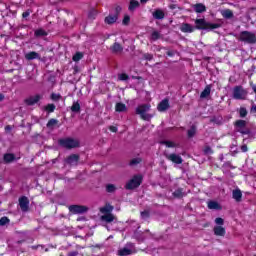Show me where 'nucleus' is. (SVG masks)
<instances>
[{
	"instance_id": "nucleus-1",
	"label": "nucleus",
	"mask_w": 256,
	"mask_h": 256,
	"mask_svg": "<svg viewBox=\"0 0 256 256\" xmlns=\"http://www.w3.org/2000/svg\"><path fill=\"white\" fill-rule=\"evenodd\" d=\"M195 27L194 29H198L199 31H211L213 29H219L221 24L219 23H210L205 21V19H196L195 20Z\"/></svg>"
},
{
	"instance_id": "nucleus-2",
	"label": "nucleus",
	"mask_w": 256,
	"mask_h": 256,
	"mask_svg": "<svg viewBox=\"0 0 256 256\" xmlns=\"http://www.w3.org/2000/svg\"><path fill=\"white\" fill-rule=\"evenodd\" d=\"M149 111H151V104H141L136 108V115H140L143 121H151L153 115L149 114Z\"/></svg>"
},
{
	"instance_id": "nucleus-3",
	"label": "nucleus",
	"mask_w": 256,
	"mask_h": 256,
	"mask_svg": "<svg viewBox=\"0 0 256 256\" xmlns=\"http://www.w3.org/2000/svg\"><path fill=\"white\" fill-rule=\"evenodd\" d=\"M247 95H249V92L241 85L235 86L232 90V97L236 99V101H245Z\"/></svg>"
},
{
	"instance_id": "nucleus-4",
	"label": "nucleus",
	"mask_w": 256,
	"mask_h": 256,
	"mask_svg": "<svg viewBox=\"0 0 256 256\" xmlns=\"http://www.w3.org/2000/svg\"><path fill=\"white\" fill-rule=\"evenodd\" d=\"M123 11V8L120 5L115 6V10L113 14H109L104 18V23L106 25H115V22L119 20V15Z\"/></svg>"
},
{
	"instance_id": "nucleus-5",
	"label": "nucleus",
	"mask_w": 256,
	"mask_h": 256,
	"mask_svg": "<svg viewBox=\"0 0 256 256\" xmlns=\"http://www.w3.org/2000/svg\"><path fill=\"white\" fill-rule=\"evenodd\" d=\"M239 41H242L243 43H248V45H255L256 34L249 31H242L239 36Z\"/></svg>"
},
{
	"instance_id": "nucleus-6",
	"label": "nucleus",
	"mask_w": 256,
	"mask_h": 256,
	"mask_svg": "<svg viewBox=\"0 0 256 256\" xmlns=\"http://www.w3.org/2000/svg\"><path fill=\"white\" fill-rule=\"evenodd\" d=\"M68 211L72 215H85V213H89V206L73 204L68 206Z\"/></svg>"
},
{
	"instance_id": "nucleus-7",
	"label": "nucleus",
	"mask_w": 256,
	"mask_h": 256,
	"mask_svg": "<svg viewBox=\"0 0 256 256\" xmlns=\"http://www.w3.org/2000/svg\"><path fill=\"white\" fill-rule=\"evenodd\" d=\"M141 183H143V176L141 175H134L132 177V179H130L126 185H125V189H127L128 191H132V189H137V187H139L141 185Z\"/></svg>"
},
{
	"instance_id": "nucleus-8",
	"label": "nucleus",
	"mask_w": 256,
	"mask_h": 256,
	"mask_svg": "<svg viewBox=\"0 0 256 256\" xmlns=\"http://www.w3.org/2000/svg\"><path fill=\"white\" fill-rule=\"evenodd\" d=\"M58 144L64 149H76V147H79V141L73 138L59 139Z\"/></svg>"
},
{
	"instance_id": "nucleus-9",
	"label": "nucleus",
	"mask_w": 256,
	"mask_h": 256,
	"mask_svg": "<svg viewBox=\"0 0 256 256\" xmlns=\"http://www.w3.org/2000/svg\"><path fill=\"white\" fill-rule=\"evenodd\" d=\"M164 157L168 160L171 161L172 163H175L176 165H181L183 163V158L179 154L171 153L165 151L164 152Z\"/></svg>"
},
{
	"instance_id": "nucleus-10",
	"label": "nucleus",
	"mask_w": 256,
	"mask_h": 256,
	"mask_svg": "<svg viewBox=\"0 0 256 256\" xmlns=\"http://www.w3.org/2000/svg\"><path fill=\"white\" fill-rule=\"evenodd\" d=\"M81 156L79 154H71L64 161L66 165H70V167H77L79 165V161Z\"/></svg>"
},
{
	"instance_id": "nucleus-11",
	"label": "nucleus",
	"mask_w": 256,
	"mask_h": 256,
	"mask_svg": "<svg viewBox=\"0 0 256 256\" xmlns=\"http://www.w3.org/2000/svg\"><path fill=\"white\" fill-rule=\"evenodd\" d=\"M18 201L21 212L27 213L29 211V198L27 196H21Z\"/></svg>"
},
{
	"instance_id": "nucleus-12",
	"label": "nucleus",
	"mask_w": 256,
	"mask_h": 256,
	"mask_svg": "<svg viewBox=\"0 0 256 256\" xmlns=\"http://www.w3.org/2000/svg\"><path fill=\"white\" fill-rule=\"evenodd\" d=\"M41 99H43V96H41V94H36L34 96H30L27 99H25V103L26 105L31 107L33 105H36V103L40 102Z\"/></svg>"
},
{
	"instance_id": "nucleus-13",
	"label": "nucleus",
	"mask_w": 256,
	"mask_h": 256,
	"mask_svg": "<svg viewBox=\"0 0 256 256\" xmlns=\"http://www.w3.org/2000/svg\"><path fill=\"white\" fill-rule=\"evenodd\" d=\"M232 198L235 200L236 203H241L243 199V192H241V189H234L232 191Z\"/></svg>"
},
{
	"instance_id": "nucleus-14",
	"label": "nucleus",
	"mask_w": 256,
	"mask_h": 256,
	"mask_svg": "<svg viewBox=\"0 0 256 256\" xmlns=\"http://www.w3.org/2000/svg\"><path fill=\"white\" fill-rule=\"evenodd\" d=\"M101 221H103L104 223H117V217H115V215L113 214H104L101 216Z\"/></svg>"
},
{
	"instance_id": "nucleus-15",
	"label": "nucleus",
	"mask_w": 256,
	"mask_h": 256,
	"mask_svg": "<svg viewBox=\"0 0 256 256\" xmlns=\"http://www.w3.org/2000/svg\"><path fill=\"white\" fill-rule=\"evenodd\" d=\"M157 109L158 111H160V113L167 111V109H169V99L165 98L164 100H162L158 104Z\"/></svg>"
},
{
	"instance_id": "nucleus-16",
	"label": "nucleus",
	"mask_w": 256,
	"mask_h": 256,
	"mask_svg": "<svg viewBox=\"0 0 256 256\" xmlns=\"http://www.w3.org/2000/svg\"><path fill=\"white\" fill-rule=\"evenodd\" d=\"M208 209H212L214 211H221L223 207L221 206V204H219V202L215 200H210L208 201Z\"/></svg>"
},
{
	"instance_id": "nucleus-17",
	"label": "nucleus",
	"mask_w": 256,
	"mask_h": 256,
	"mask_svg": "<svg viewBox=\"0 0 256 256\" xmlns=\"http://www.w3.org/2000/svg\"><path fill=\"white\" fill-rule=\"evenodd\" d=\"M111 53H114L115 55H119V53H123V46H121L118 42H115L110 47Z\"/></svg>"
},
{
	"instance_id": "nucleus-18",
	"label": "nucleus",
	"mask_w": 256,
	"mask_h": 256,
	"mask_svg": "<svg viewBox=\"0 0 256 256\" xmlns=\"http://www.w3.org/2000/svg\"><path fill=\"white\" fill-rule=\"evenodd\" d=\"M180 31H182V33H193V31H195V27L189 23H183L180 26Z\"/></svg>"
},
{
	"instance_id": "nucleus-19",
	"label": "nucleus",
	"mask_w": 256,
	"mask_h": 256,
	"mask_svg": "<svg viewBox=\"0 0 256 256\" xmlns=\"http://www.w3.org/2000/svg\"><path fill=\"white\" fill-rule=\"evenodd\" d=\"M113 209H115V207H113L111 204L107 203V204H105L104 207L100 208V213H102L103 215H108V214H111Z\"/></svg>"
},
{
	"instance_id": "nucleus-20",
	"label": "nucleus",
	"mask_w": 256,
	"mask_h": 256,
	"mask_svg": "<svg viewBox=\"0 0 256 256\" xmlns=\"http://www.w3.org/2000/svg\"><path fill=\"white\" fill-rule=\"evenodd\" d=\"M25 59L27 61H33V59H41V55L35 51H32L25 54Z\"/></svg>"
},
{
	"instance_id": "nucleus-21",
	"label": "nucleus",
	"mask_w": 256,
	"mask_h": 256,
	"mask_svg": "<svg viewBox=\"0 0 256 256\" xmlns=\"http://www.w3.org/2000/svg\"><path fill=\"white\" fill-rule=\"evenodd\" d=\"M116 113H127V105L123 104V102L116 103L115 106Z\"/></svg>"
},
{
	"instance_id": "nucleus-22",
	"label": "nucleus",
	"mask_w": 256,
	"mask_h": 256,
	"mask_svg": "<svg viewBox=\"0 0 256 256\" xmlns=\"http://www.w3.org/2000/svg\"><path fill=\"white\" fill-rule=\"evenodd\" d=\"M213 231L217 237H225V228L223 226H215Z\"/></svg>"
},
{
	"instance_id": "nucleus-23",
	"label": "nucleus",
	"mask_w": 256,
	"mask_h": 256,
	"mask_svg": "<svg viewBox=\"0 0 256 256\" xmlns=\"http://www.w3.org/2000/svg\"><path fill=\"white\" fill-rule=\"evenodd\" d=\"M3 161L6 165L9 163H13V161H15V154H13V153L4 154Z\"/></svg>"
},
{
	"instance_id": "nucleus-24",
	"label": "nucleus",
	"mask_w": 256,
	"mask_h": 256,
	"mask_svg": "<svg viewBox=\"0 0 256 256\" xmlns=\"http://www.w3.org/2000/svg\"><path fill=\"white\" fill-rule=\"evenodd\" d=\"M152 17H154V19H157V20L165 19V12H163V10L161 9H156L152 13Z\"/></svg>"
},
{
	"instance_id": "nucleus-25",
	"label": "nucleus",
	"mask_w": 256,
	"mask_h": 256,
	"mask_svg": "<svg viewBox=\"0 0 256 256\" xmlns=\"http://www.w3.org/2000/svg\"><path fill=\"white\" fill-rule=\"evenodd\" d=\"M221 15L224 19H233V17H235V15L233 14V11L231 9L222 10Z\"/></svg>"
},
{
	"instance_id": "nucleus-26",
	"label": "nucleus",
	"mask_w": 256,
	"mask_h": 256,
	"mask_svg": "<svg viewBox=\"0 0 256 256\" xmlns=\"http://www.w3.org/2000/svg\"><path fill=\"white\" fill-rule=\"evenodd\" d=\"M211 95V85H207L200 94V99H207Z\"/></svg>"
},
{
	"instance_id": "nucleus-27",
	"label": "nucleus",
	"mask_w": 256,
	"mask_h": 256,
	"mask_svg": "<svg viewBox=\"0 0 256 256\" xmlns=\"http://www.w3.org/2000/svg\"><path fill=\"white\" fill-rule=\"evenodd\" d=\"M194 11L196 13H205V11H207V7L202 3H198L194 5Z\"/></svg>"
},
{
	"instance_id": "nucleus-28",
	"label": "nucleus",
	"mask_w": 256,
	"mask_h": 256,
	"mask_svg": "<svg viewBox=\"0 0 256 256\" xmlns=\"http://www.w3.org/2000/svg\"><path fill=\"white\" fill-rule=\"evenodd\" d=\"M172 195L176 199H183V197H185V192H183V188H178L172 193Z\"/></svg>"
},
{
	"instance_id": "nucleus-29",
	"label": "nucleus",
	"mask_w": 256,
	"mask_h": 256,
	"mask_svg": "<svg viewBox=\"0 0 256 256\" xmlns=\"http://www.w3.org/2000/svg\"><path fill=\"white\" fill-rule=\"evenodd\" d=\"M234 126L237 129V131H238V129H245V127H247V121H245V120H237L234 123Z\"/></svg>"
},
{
	"instance_id": "nucleus-30",
	"label": "nucleus",
	"mask_w": 256,
	"mask_h": 256,
	"mask_svg": "<svg viewBox=\"0 0 256 256\" xmlns=\"http://www.w3.org/2000/svg\"><path fill=\"white\" fill-rule=\"evenodd\" d=\"M70 109L72 113H81V104H79V101L73 102Z\"/></svg>"
},
{
	"instance_id": "nucleus-31",
	"label": "nucleus",
	"mask_w": 256,
	"mask_h": 256,
	"mask_svg": "<svg viewBox=\"0 0 256 256\" xmlns=\"http://www.w3.org/2000/svg\"><path fill=\"white\" fill-rule=\"evenodd\" d=\"M132 253H133V251L129 248H122V249L118 250L119 256H127V255H131Z\"/></svg>"
},
{
	"instance_id": "nucleus-32",
	"label": "nucleus",
	"mask_w": 256,
	"mask_h": 256,
	"mask_svg": "<svg viewBox=\"0 0 256 256\" xmlns=\"http://www.w3.org/2000/svg\"><path fill=\"white\" fill-rule=\"evenodd\" d=\"M139 1L137 0H130V4H129V11H135L138 7H139Z\"/></svg>"
},
{
	"instance_id": "nucleus-33",
	"label": "nucleus",
	"mask_w": 256,
	"mask_h": 256,
	"mask_svg": "<svg viewBox=\"0 0 256 256\" xmlns=\"http://www.w3.org/2000/svg\"><path fill=\"white\" fill-rule=\"evenodd\" d=\"M161 37H163V35H161V32L153 31L150 36V39H151V41H159V39H161Z\"/></svg>"
},
{
	"instance_id": "nucleus-34",
	"label": "nucleus",
	"mask_w": 256,
	"mask_h": 256,
	"mask_svg": "<svg viewBox=\"0 0 256 256\" xmlns=\"http://www.w3.org/2000/svg\"><path fill=\"white\" fill-rule=\"evenodd\" d=\"M35 37H47V31L43 28L37 29L34 32Z\"/></svg>"
},
{
	"instance_id": "nucleus-35",
	"label": "nucleus",
	"mask_w": 256,
	"mask_h": 256,
	"mask_svg": "<svg viewBox=\"0 0 256 256\" xmlns=\"http://www.w3.org/2000/svg\"><path fill=\"white\" fill-rule=\"evenodd\" d=\"M59 123V120L55 119V118H51L48 123L46 124V127L48 129H53V127H55V125H57Z\"/></svg>"
},
{
	"instance_id": "nucleus-36",
	"label": "nucleus",
	"mask_w": 256,
	"mask_h": 256,
	"mask_svg": "<svg viewBox=\"0 0 256 256\" xmlns=\"http://www.w3.org/2000/svg\"><path fill=\"white\" fill-rule=\"evenodd\" d=\"M195 133H197V127L192 125L191 128L188 130V137L191 139L195 137Z\"/></svg>"
},
{
	"instance_id": "nucleus-37",
	"label": "nucleus",
	"mask_w": 256,
	"mask_h": 256,
	"mask_svg": "<svg viewBox=\"0 0 256 256\" xmlns=\"http://www.w3.org/2000/svg\"><path fill=\"white\" fill-rule=\"evenodd\" d=\"M81 59H83V53L82 52H76L74 54V56L72 57V61H75L77 63V61H81Z\"/></svg>"
},
{
	"instance_id": "nucleus-38",
	"label": "nucleus",
	"mask_w": 256,
	"mask_h": 256,
	"mask_svg": "<svg viewBox=\"0 0 256 256\" xmlns=\"http://www.w3.org/2000/svg\"><path fill=\"white\" fill-rule=\"evenodd\" d=\"M106 191L107 193H115V191H117V187H115V184H108L106 185Z\"/></svg>"
},
{
	"instance_id": "nucleus-39",
	"label": "nucleus",
	"mask_w": 256,
	"mask_h": 256,
	"mask_svg": "<svg viewBox=\"0 0 256 256\" xmlns=\"http://www.w3.org/2000/svg\"><path fill=\"white\" fill-rule=\"evenodd\" d=\"M55 108V104H47L44 109L45 111H47V113H53L55 111Z\"/></svg>"
},
{
	"instance_id": "nucleus-40",
	"label": "nucleus",
	"mask_w": 256,
	"mask_h": 256,
	"mask_svg": "<svg viewBox=\"0 0 256 256\" xmlns=\"http://www.w3.org/2000/svg\"><path fill=\"white\" fill-rule=\"evenodd\" d=\"M98 14H99V12L97 10L91 9L88 13V18L95 19V17H97Z\"/></svg>"
},
{
	"instance_id": "nucleus-41",
	"label": "nucleus",
	"mask_w": 256,
	"mask_h": 256,
	"mask_svg": "<svg viewBox=\"0 0 256 256\" xmlns=\"http://www.w3.org/2000/svg\"><path fill=\"white\" fill-rule=\"evenodd\" d=\"M160 143H161V145H165L168 148L176 147V144H174V142H172V141L164 140V141H162Z\"/></svg>"
},
{
	"instance_id": "nucleus-42",
	"label": "nucleus",
	"mask_w": 256,
	"mask_h": 256,
	"mask_svg": "<svg viewBox=\"0 0 256 256\" xmlns=\"http://www.w3.org/2000/svg\"><path fill=\"white\" fill-rule=\"evenodd\" d=\"M247 108H245V107H241L240 109H239V115H240V117L242 118V119H244V117H247Z\"/></svg>"
},
{
	"instance_id": "nucleus-43",
	"label": "nucleus",
	"mask_w": 256,
	"mask_h": 256,
	"mask_svg": "<svg viewBox=\"0 0 256 256\" xmlns=\"http://www.w3.org/2000/svg\"><path fill=\"white\" fill-rule=\"evenodd\" d=\"M204 155H213V149L211 146H205L203 149Z\"/></svg>"
},
{
	"instance_id": "nucleus-44",
	"label": "nucleus",
	"mask_w": 256,
	"mask_h": 256,
	"mask_svg": "<svg viewBox=\"0 0 256 256\" xmlns=\"http://www.w3.org/2000/svg\"><path fill=\"white\" fill-rule=\"evenodd\" d=\"M8 223H10V220L8 219L7 216L0 218V227H3L5 225H7Z\"/></svg>"
},
{
	"instance_id": "nucleus-45",
	"label": "nucleus",
	"mask_w": 256,
	"mask_h": 256,
	"mask_svg": "<svg viewBox=\"0 0 256 256\" xmlns=\"http://www.w3.org/2000/svg\"><path fill=\"white\" fill-rule=\"evenodd\" d=\"M141 163V158H134L130 161L129 166L135 167V165H139Z\"/></svg>"
},
{
	"instance_id": "nucleus-46",
	"label": "nucleus",
	"mask_w": 256,
	"mask_h": 256,
	"mask_svg": "<svg viewBox=\"0 0 256 256\" xmlns=\"http://www.w3.org/2000/svg\"><path fill=\"white\" fill-rule=\"evenodd\" d=\"M134 235H135L136 239H138V241H145V237L139 231L136 230L134 232Z\"/></svg>"
},
{
	"instance_id": "nucleus-47",
	"label": "nucleus",
	"mask_w": 256,
	"mask_h": 256,
	"mask_svg": "<svg viewBox=\"0 0 256 256\" xmlns=\"http://www.w3.org/2000/svg\"><path fill=\"white\" fill-rule=\"evenodd\" d=\"M142 57L145 61H153V54L145 53Z\"/></svg>"
},
{
	"instance_id": "nucleus-48",
	"label": "nucleus",
	"mask_w": 256,
	"mask_h": 256,
	"mask_svg": "<svg viewBox=\"0 0 256 256\" xmlns=\"http://www.w3.org/2000/svg\"><path fill=\"white\" fill-rule=\"evenodd\" d=\"M118 79H120V81H129V75L122 73L118 76Z\"/></svg>"
},
{
	"instance_id": "nucleus-49",
	"label": "nucleus",
	"mask_w": 256,
	"mask_h": 256,
	"mask_svg": "<svg viewBox=\"0 0 256 256\" xmlns=\"http://www.w3.org/2000/svg\"><path fill=\"white\" fill-rule=\"evenodd\" d=\"M238 133H241V135H250L251 134V130L249 129H238Z\"/></svg>"
},
{
	"instance_id": "nucleus-50",
	"label": "nucleus",
	"mask_w": 256,
	"mask_h": 256,
	"mask_svg": "<svg viewBox=\"0 0 256 256\" xmlns=\"http://www.w3.org/2000/svg\"><path fill=\"white\" fill-rule=\"evenodd\" d=\"M149 217H150L149 210H144L141 212L142 219H149Z\"/></svg>"
},
{
	"instance_id": "nucleus-51",
	"label": "nucleus",
	"mask_w": 256,
	"mask_h": 256,
	"mask_svg": "<svg viewBox=\"0 0 256 256\" xmlns=\"http://www.w3.org/2000/svg\"><path fill=\"white\" fill-rule=\"evenodd\" d=\"M50 99H52V101H59V99H61V96L60 94L52 93Z\"/></svg>"
},
{
	"instance_id": "nucleus-52",
	"label": "nucleus",
	"mask_w": 256,
	"mask_h": 256,
	"mask_svg": "<svg viewBox=\"0 0 256 256\" xmlns=\"http://www.w3.org/2000/svg\"><path fill=\"white\" fill-rule=\"evenodd\" d=\"M130 21H131V17H129V15H126L124 16L122 23L123 25H129Z\"/></svg>"
},
{
	"instance_id": "nucleus-53",
	"label": "nucleus",
	"mask_w": 256,
	"mask_h": 256,
	"mask_svg": "<svg viewBox=\"0 0 256 256\" xmlns=\"http://www.w3.org/2000/svg\"><path fill=\"white\" fill-rule=\"evenodd\" d=\"M215 223L216 225H223L225 223V220H223V218L218 217L215 219Z\"/></svg>"
},
{
	"instance_id": "nucleus-54",
	"label": "nucleus",
	"mask_w": 256,
	"mask_h": 256,
	"mask_svg": "<svg viewBox=\"0 0 256 256\" xmlns=\"http://www.w3.org/2000/svg\"><path fill=\"white\" fill-rule=\"evenodd\" d=\"M29 15H31V10L30 9L23 12L22 17H23V19H27V17H29Z\"/></svg>"
},
{
	"instance_id": "nucleus-55",
	"label": "nucleus",
	"mask_w": 256,
	"mask_h": 256,
	"mask_svg": "<svg viewBox=\"0 0 256 256\" xmlns=\"http://www.w3.org/2000/svg\"><path fill=\"white\" fill-rule=\"evenodd\" d=\"M231 150H232V155H237V153H239V151L237 150V146L236 145H232L231 146Z\"/></svg>"
},
{
	"instance_id": "nucleus-56",
	"label": "nucleus",
	"mask_w": 256,
	"mask_h": 256,
	"mask_svg": "<svg viewBox=\"0 0 256 256\" xmlns=\"http://www.w3.org/2000/svg\"><path fill=\"white\" fill-rule=\"evenodd\" d=\"M12 130H13V127L11 125L5 126V132L6 133H11Z\"/></svg>"
},
{
	"instance_id": "nucleus-57",
	"label": "nucleus",
	"mask_w": 256,
	"mask_h": 256,
	"mask_svg": "<svg viewBox=\"0 0 256 256\" xmlns=\"http://www.w3.org/2000/svg\"><path fill=\"white\" fill-rule=\"evenodd\" d=\"M241 151H242V153H247V151H248L247 144H243L241 146Z\"/></svg>"
},
{
	"instance_id": "nucleus-58",
	"label": "nucleus",
	"mask_w": 256,
	"mask_h": 256,
	"mask_svg": "<svg viewBox=\"0 0 256 256\" xmlns=\"http://www.w3.org/2000/svg\"><path fill=\"white\" fill-rule=\"evenodd\" d=\"M166 55H168V57H174L175 56V51L170 50V51L166 52Z\"/></svg>"
},
{
	"instance_id": "nucleus-59",
	"label": "nucleus",
	"mask_w": 256,
	"mask_h": 256,
	"mask_svg": "<svg viewBox=\"0 0 256 256\" xmlns=\"http://www.w3.org/2000/svg\"><path fill=\"white\" fill-rule=\"evenodd\" d=\"M73 70H74V75H77V73H79V66L78 65H75L73 67Z\"/></svg>"
},
{
	"instance_id": "nucleus-60",
	"label": "nucleus",
	"mask_w": 256,
	"mask_h": 256,
	"mask_svg": "<svg viewBox=\"0 0 256 256\" xmlns=\"http://www.w3.org/2000/svg\"><path fill=\"white\" fill-rule=\"evenodd\" d=\"M79 255V252L78 251H72L68 254V256H77Z\"/></svg>"
},
{
	"instance_id": "nucleus-61",
	"label": "nucleus",
	"mask_w": 256,
	"mask_h": 256,
	"mask_svg": "<svg viewBox=\"0 0 256 256\" xmlns=\"http://www.w3.org/2000/svg\"><path fill=\"white\" fill-rule=\"evenodd\" d=\"M110 131H112V133H117V127L110 126Z\"/></svg>"
},
{
	"instance_id": "nucleus-62",
	"label": "nucleus",
	"mask_w": 256,
	"mask_h": 256,
	"mask_svg": "<svg viewBox=\"0 0 256 256\" xmlns=\"http://www.w3.org/2000/svg\"><path fill=\"white\" fill-rule=\"evenodd\" d=\"M77 221H87V218L85 216H81L77 218Z\"/></svg>"
},
{
	"instance_id": "nucleus-63",
	"label": "nucleus",
	"mask_w": 256,
	"mask_h": 256,
	"mask_svg": "<svg viewBox=\"0 0 256 256\" xmlns=\"http://www.w3.org/2000/svg\"><path fill=\"white\" fill-rule=\"evenodd\" d=\"M169 9H177V4H170Z\"/></svg>"
},
{
	"instance_id": "nucleus-64",
	"label": "nucleus",
	"mask_w": 256,
	"mask_h": 256,
	"mask_svg": "<svg viewBox=\"0 0 256 256\" xmlns=\"http://www.w3.org/2000/svg\"><path fill=\"white\" fill-rule=\"evenodd\" d=\"M251 111H254V113H256V105H252Z\"/></svg>"
}]
</instances>
